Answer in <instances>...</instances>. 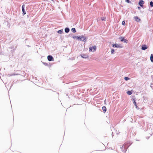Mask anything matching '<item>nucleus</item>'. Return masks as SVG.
<instances>
[{"label": "nucleus", "instance_id": "9", "mask_svg": "<svg viewBox=\"0 0 153 153\" xmlns=\"http://www.w3.org/2000/svg\"><path fill=\"white\" fill-rule=\"evenodd\" d=\"M25 7V6L24 4H23L22 6V12H23V14H24V15H25L26 13V12L24 9Z\"/></svg>", "mask_w": 153, "mask_h": 153}, {"label": "nucleus", "instance_id": "11", "mask_svg": "<svg viewBox=\"0 0 153 153\" xmlns=\"http://www.w3.org/2000/svg\"><path fill=\"white\" fill-rule=\"evenodd\" d=\"M73 38L74 39H78L79 40V36H73Z\"/></svg>", "mask_w": 153, "mask_h": 153}, {"label": "nucleus", "instance_id": "12", "mask_svg": "<svg viewBox=\"0 0 153 153\" xmlns=\"http://www.w3.org/2000/svg\"><path fill=\"white\" fill-rule=\"evenodd\" d=\"M133 101L134 104L136 106V108H137V105L136 104V102H135V101L134 99H133Z\"/></svg>", "mask_w": 153, "mask_h": 153}, {"label": "nucleus", "instance_id": "18", "mask_svg": "<svg viewBox=\"0 0 153 153\" xmlns=\"http://www.w3.org/2000/svg\"><path fill=\"white\" fill-rule=\"evenodd\" d=\"M114 49L111 50V54H114Z\"/></svg>", "mask_w": 153, "mask_h": 153}, {"label": "nucleus", "instance_id": "16", "mask_svg": "<svg viewBox=\"0 0 153 153\" xmlns=\"http://www.w3.org/2000/svg\"><path fill=\"white\" fill-rule=\"evenodd\" d=\"M131 91H128L127 92V94L129 95H131V94H132V92H131V91Z\"/></svg>", "mask_w": 153, "mask_h": 153}, {"label": "nucleus", "instance_id": "6", "mask_svg": "<svg viewBox=\"0 0 153 153\" xmlns=\"http://www.w3.org/2000/svg\"><path fill=\"white\" fill-rule=\"evenodd\" d=\"M144 3V1L142 0H140L139 1V4L141 7H142L143 6V4Z\"/></svg>", "mask_w": 153, "mask_h": 153}, {"label": "nucleus", "instance_id": "23", "mask_svg": "<svg viewBox=\"0 0 153 153\" xmlns=\"http://www.w3.org/2000/svg\"><path fill=\"white\" fill-rule=\"evenodd\" d=\"M105 18L104 17L101 18V20L102 21L105 20Z\"/></svg>", "mask_w": 153, "mask_h": 153}, {"label": "nucleus", "instance_id": "1", "mask_svg": "<svg viewBox=\"0 0 153 153\" xmlns=\"http://www.w3.org/2000/svg\"><path fill=\"white\" fill-rule=\"evenodd\" d=\"M112 46L114 48H122L123 46L120 44H112Z\"/></svg>", "mask_w": 153, "mask_h": 153}, {"label": "nucleus", "instance_id": "19", "mask_svg": "<svg viewBox=\"0 0 153 153\" xmlns=\"http://www.w3.org/2000/svg\"><path fill=\"white\" fill-rule=\"evenodd\" d=\"M71 31L74 33H75L76 32V30L74 28H73L71 29Z\"/></svg>", "mask_w": 153, "mask_h": 153}, {"label": "nucleus", "instance_id": "4", "mask_svg": "<svg viewBox=\"0 0 153 153\" xmlns=\"http://www.w3.org/2000/svg\"><path fill=\"white\" fill-rule=\"evenodd\" d=\"M119 39L121 41L124 42V43H127V40L126 39H124V37L122 36H120L119 38Z\"/></svg>", "mask_w": 153, "mask_h": 153}, {"label": "nucleus", "instance_id": "15", "mask_svg": "<svg viewBox=\"0 0 153 153\" xmlns=\"http://www.w3.org/2000/svg\"><path fill=\"white\" fill-rule=\"evenodd\" d=\"M102 109L104 112H105L106 111V108L105 107L103 106L102 107Z\"/></svg>", "mask_w": 153, "mask_h": 153}, {"label": "nucleus", "instance_id": "22", "mask_svg": "<svg viewBox=\"0 0 153 153\" xmlns=\"http://www.w3.org/2000/svg\"><path fill=\"white\" fill-rule=\"evenodd\" d=\"M122 24L123 25H125V22L123 21L122 22Z\"/></svg>", "mask_w": 153, "mask_h": 153}, {"label": "nucleus", "instance_id": "3", "mask_svg": "<svg viewBox=\"0 0 153 153\" xmlns=\"http://www.w3.org/2000/svg\"><path fill=\"white\" fill-rule=\"evenodd\" d=\"M86 37L83 36L82 35L79 36V41H83L84 42H85L86 41Z\"/></svg>", "mask_w": 153, "mask_h": 153}, {"label": "nucleus", "instance_id": "5", "mask_svg": "<svg viewBox=\"0 0 153 153\" xmlns=\"http://www.w3.org/2000/svg\"><path fill=\"white\" fill-rule=\"evenodd\" d=\"M80 56L84 59H86L88 57V56L86 54H82L80 55Z\"/></svg>", "mask_w": 153, "mask_h": 153}, {"label": "nucleus", "instance_id": "21", "mask_svg": "<svg viewBox=\"0 0 153 153\" xmlns=\"http://www.w3.org/2000/svg\"><path fill=\"white\" fill-rule=\"evenodd\" d=\"M150 6L151 7L153 6V2L151 1L150 3Z\"/></svg>", "mask_w": 153, "mask_h": 153}, {"label": "nucleus", "instance_id": "13", "mask_svg": "<svg viewBox=\"0 0 153 153\" xmlns=\"http://www.w3.org/2000/svg\"><path fill=\"white\" fill-rule=\"evenodd\" d=\"M69 30H69V28H66L65 29V32L66 33H68L69 32Z\"/></svg>", "mask_w": 153, "mask_h": 153}, {"label": "nucleus", "instance_id": "7", "mask_svg": "<svg viewBox=\"0 0 153 153\" xmlns=\"http://www.w3.org/2000/svg\"><path fill=\"white\" fill-rule=\"evenodd\" d=\"M148 46L146 45H143L142 46L141 49L143 50H145L148 48Z\"/></svg>", "mask_w": 153, "mask_h": 153}, {"label": "nucleus", "instance_id": "10", "mask_svg": "<svg viewBox=\"0 0 153 153\" xmlns=\"http://www.w3.org/2000/svg\"><path fill=\"white\" fill-rule=\"evenodd\" d=\"M134 18L135 21L137 22H139L140 21V19L137 16H135Z\"/></svg>", "mask_w": 153, "mask_h": 153}, {"label": "nucleus", "instance_id": "25", "mask_svg": "<svg viewBox=\"0 0 153 153\" xmlns=\"http://www.w3.org/2000/svg\"><path fill=\"white\" fill-rule=\"evenodd\" d=\"M138 9H139V10H140V7H138Z\"/></svg>", "mask_w": 153, "mask_h": 153}, {"label": "nucleus", "instance_id": "14", "mask_svg": "<svg viewBox=\"0 0 153 153\" xmlns=\"http://www.w3.org/2000/svg\"><path fill=\"white\" fill-rule=\"evenodd\" d=\"M150 60L151 61L153 62V55L151 54L150 56Z\"/></svg>", "mask_w": 153, "mask_h": 153}, {"label": "nucleus", "instance_id": "17", "mask_svg": "<svg viewBox=\"0 0 153 153\" xmlns=\"http://www.w3.org/2000/svg\"><path fill=\"white\" fill-rule=\"evenodd\" d=\"M63 31V30H59L58 31V33H59L61 34L62 33Z\"/></svg>", "mask_w": 153, "mask_h": 153}, {"label": "nucleus", "instance_id": "2", "mask_svg": "<svg viewBox=\"0 0 153 153\" xmlns=\"http://www.w3.org/2000/svg\"><path fill=\"white\" fill-rule=\"evenodd\" d=\"M97 48L96 46H93L90 47L89 48V51L91 52H94L95 51Z\"/></svg>", "mask_w": 153, "mask_h": 153}, {"label": "nucleus", "instance_id": "26", "mask_svg": "<svg viewBox=\"0 0 153 153\" xmlns=\"http://www.w3.org/2000/svg\"><path fill=\"white\" fill-rule=\"evenodd\" d=\"M123 146H122V148H123Z\"/></svg>", "mask_w": 153, "mask_h": 153}, {"label": "nucleus", "instance_id": "8", "mask_svg": "<svg viewBox=\"0 0 153 153\" xmlns=\"http://www.w3.org/2000/svg\"><path fill=\"white\" fill-rule=\"evenodd\" d=\"M48 59L49 61H53L54 60L53 57L52 56L50 55L48 56Z\"/></svg>", "mask_w": 153, "mask_h": 153}, {"label": "nucleus", "instance_id": "20", "mask_svg": "<svg viewBox=\"0 0 153 153\" xmlns=\"http://www.w3.org/2000/svg\"><path fill=\"white\" fill-rule=\"evenodd\" d=\"M124 79L125 80L127 81L128 80H129L130 79L128 77H126L124 78Z\"/></svg>", "mask_w": 153, "mask_h": 153}, {"label": "nucleus", "instance_id": "24", "mask_svg": "<svg viewBox=\"0 0 153 153\" xmlns=\"http://www.w3.org/2000/svg\"><path fill=\"white\" fill-rule=\"evenodd\" d=\"M126 2H127L128 3H129L130 2L129 0H126Z\"/></svg>", "mask_w": 153, "mask_h": 153}]
</instances>
